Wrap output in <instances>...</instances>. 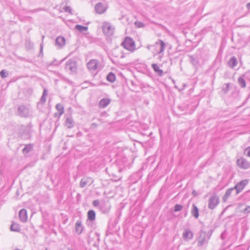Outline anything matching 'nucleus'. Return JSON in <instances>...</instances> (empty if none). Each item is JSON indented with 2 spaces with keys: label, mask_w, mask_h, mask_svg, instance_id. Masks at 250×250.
<instances>
[{
  "label": "nucleus",
  "mask_w": 250,
  "mask_h": 250,
  "mask_svg": "<svg viewBox=\"0 0 250 250\" xmlns=\"http://www.w3.org/2000/svg\"><path fill=\"white\" fill-rule=\"evenodd\" d=\"M65 43V39L62 37H58L55 40V44L59 46L60 48H62L64 46Z\"/></svg>",
  "instance_id": "obj_17"
},
{
  "label": "nucleus",
  "mask_w": 250,
  "mask_h": 250,
  "mask_svg": "<svg viewBox=\"0 0 250 250\" xmlns=\"http://www.w3.org/2000/svg\"><path fill=\"white\" fill-rule=\"evenodd\" d=\"M165 48V43L160 39L154 44L148 45L147 46L148 50L151 51L154 55L162 53L164 51Z\"/></svg>",
  "instance_id": "obj_2"
},
{
  "label": "nucleus",
  "mask_w": 250,
  "mask_h": 250,
  "mask_svg": "<svg viewBox=\"0 0 250 250\" xmlns=\"http://www.w3.org/2000/svg\"><path fill=\"white\" fill-rule=\"evenodd\" d=\"M244 153L248 157H250V146L246 148L245 150Z\"/></svg>",
  "instance_id": "obj_34"
},
{
  "label": "nucleus",
  "mask_w": 250,
  "mask_h": 250,
  "mask_svg": "<svg viewBox=\"0 0 250 250\" xmlns=\"http://www.w3.org/2000/svg\"><path fill=\"white\" fill-rule=\"evenodd\" d=\"M183 234H185V235H187V234H192V232L190 231V230L189 229H185V232L183 233Z\"/></svg>",
  "instance_id": "obj_38"
},
{
  "label": "nucleus",
  "mask_w": 250,
  "mask_h": 250,
  "mask_svg": "<svg viewBox=\"0 0 250 250\" xmlns=\"http://www.w3.org/2000/svg\"><path fill=\"white\" fill-rule=\"evenodd\" d=\"M225 85H226V91H228L229 88V83H226Z\"/></svg>",
  "instance_id": "obj_41"
},
{
  "label": "nucleus",
  "mask_w": 250,
  "mask_h": 250,
  "mask_svg": "<svg viewBox=\"0 0 250 250\" xmlns=\"http://www.w3.org/2000/svg\"><path fill=\"white\" fill-rule=\"evenodd\" d=\"M183 206L179 204H176L174 207V210L175 212L179 211L183 209Z\"/></svg>",
  "instance_id": "obj_31"
},
{
  "label": "nucleus",
  "mask_w": 250,
  "mask_h": 250,
  "mask_svg": "<svg viewBox=\"0 0 250 250\" xmlns=\"http://www.w3.org/2000/svg\"><path fill=\"white\" fill-rule=\"evenodd\" d=\"M74 121L71 116L66 117L64 125L67 128H72L74 126Z\"/></svg>",
  "instance_id": "obj_13"
},
{
  "label": "nucleus",
  "mask_w": 250,
  "mask_h": 250,
  "mask_svg": "<svg viewBox=\"0 0 250 250\" xmlns=\"http://www.w3.org/2000/svg\"><path fill=\"white\" fill-rule=\"evenodd\" d=\"M210 235H199L197 239L198 246H202L207 243Z\"/></svg>",
  "instance_id": "obj_12"
},
{
  "label": "nucleus",
  "mask_w": 250,
  "mask_h": 250,
  "mask_svg": "<svg viewBox=\"0 0 250 250\" xmlns=\"http://www.w3.org/2000/svg\"><path fill=\"white\" fill-rule=\"evenodd\" d=\"M98 236H99V235H97V240H99V238H98Z\"/></svg>",
  "instance_id": "obj_49"
},
{
  "label": "nucleus",
  "mask_w": 250,
  "mask_h": 250,
  "mask_svg": "<svg viewBox=\"0 0 250 250\" xmlns=\"http://www.w3.org/2000/svg\"><path fill=\"white\" fill-rule=\"evenodd\" d=\"M56 109L59 112V116H61L64 113V107L61 104H57L56 105Z\"/></svg>",
  "instance_id": "obj_26"
},
{
  "label": "nucleus",
  "mask_w": 250,
  "mask_h": 250,
  "mask_svg": "<svg viewBox=\"0 0 250 250\" xmlns=\"http://www.w3.org/2000/svg\"><path fill=\"white\" fill-rule=\"evenodd\" d=\"M64 68L70 74H76L78 69L77 62L74 60H68L65 63Z\"/></svg>",
  "instance_id": "obj_4"
},
{
  "label": "nucleus",
  "mask_w": 250,
  "mask_h": 250,
  "mask_svg": "<svg viewBox=\"0 0 250 250\" xmlns=\"http://www.w3.org/2000/svg\"><path fill=\"white\" fill-rule=\"evenodd\" d=\"M20 220L22 222H25L27 220V210L25 209H21L19 213Z\"/></svg>",
  "instance_id": "obj_14"
},
{
  "label": "nucleus",
  "mask_w": 250,
  "mask_h": 250,
  "mask_svg": "<svg viewBox=\"0 0 250 250\" xmlns=\"http://www.w3.org/2000/svg\"><path fill=\"white\" fill-rule=\"evenodd\" d=\"M192 194L193 196H196L197 195L196 192L195 190H193L192 192Z\"/></svg>",
  "instance_id": "obj_42"
},
{
  "label": "nucleus",
  "mask_w": 250,
  "mask_h": 250,
  "mask_svg": "<svg viewBox=\"0 0 250 250\" xmlns=\"http://www.w3.org/2000/svg\"><path fill=\"white\" fill-rule=\"evenodd\" d=\"M45 250H48L47 248H46Z\"/></svg>",
  "instance_id": "obj_54"
},
{
  "label": "nucleus",
  "mask_w": 250,
  "mask_h": 250,
  "mask_svg": "<svg viewBox=\"0 0 250 250\" xmlns=\"http://www.w3.org/2000/svg\"><path fill=\"white\" fill-rule=\"evenodd\" d=\"M193 237V235H183V239L185 240H188V239H191Z\"/></svg>",
  "instance_id": "obj_37"
},
{
  "label": "nucleus",
  "mask_w": 250,
  "mask_h": 250,
  "mask_svg": "<svg viewBox=\"0 0 250 250\" xmlns=\"http://www.w3.org/2000/svg\"><path fill=\"white\" fill-rule=\"evenodd\" d=\"M0 75L2 78H6L8 76L7 72L5 70H2L0 72Z\"/></svg>",
  "instance_id": "obj_32"
},
{
  "label": "nucleus",
  "mask_w": 250,
  "mask_h": 250,
  "mask_svg": "<svg viewBox=\"0 0 250 250\" xmlns=\"http://www.w3.org/2000/svg\"><path fill=\"white\" fill-rule=\"evenodd\" d=\"M75 28L82 32L83 31H86L87 30V27H86V26H82V25H79V24H77L75 26Z\"/></svg>",
  "instance_id": "obj_27"
},
{
  "label": "nucleus",
  "mask_w": 250,
  "mask_h": 250,
  "mask_svg": "<svg viewBox=\"0 0 250 250\" xmlns=\"http://www.w3.org/2000/svg\"><path fill=\"white\" fill-rule=\"evenodd\" d=\"M58 116V113H55L54 115V117H57Z\"/></svg>",
  "instance_id": "obj_47"
},
{
  "label": "nucleus",
  "mask_w": 250,
  "mask_h": 250,
  "mask_svg": "<svg viewBox=\"0 0 250 250\" xmlns=\"http://www.w3.org/2000/svg\"><path fill=\"white\" fill-rule=\"evenodd\" d=\"M187 212H188V211L187 210V211H186V213H185V216L187 215Z\"/></svg>",
  "instance_id": "obj_48"
},
{
  "label": "nucleus",
  "mask_w": 250,
  "mask_h": 250,
  "mask_svg": "<svg viewBox=\"0 0 250 250\" xmlns=\"http://www.w3.org/2000/svg\"><path fill=\"white\" fill-rule=\"evenodd\" d=\"M47 94V91L46 89H44L41 98V102L44 104L46 102V97Z\"/></svg>",
  "instance_id": "obj_28"
},
{
  "label": "nucleus",
  "mask_w": 250,
  "mask_h": 250,
  "mask_svg": "<svg viewBox=\"0 0 250 250\" xmlns=\"http://www.w3.org/2000/svg\"><path fill=\"white\" fill-rule=\"evenodd\" d=\"M68 250H73L71 249H70V248H68Z\"/></svg>",
  "instance_id": "obj_50"
},
{
  "label": "nucleus",
  "mask_w": 250,
  "mask_h": 250,
  "mask_svg": "<svg viewBox=\"0 0 250 250\" xmlns=\"http://www.w3.org/2000/svg\"><path fill=\"white\" fill-rule=\"evenodd\" d=\"M84 229V227L82 224L81 220H78L76 221L75 224V229L77 233L81 234L83 232Z\"/></svg>",
  "instance_id": "obj_16"
},
{
  "label": "nucleus",
  "mask_w": 250,
  "mask_h": 250,
  "mask_svg": "<svg viewBox=\"0 0 250 250\" xmlns=\"http://www.w3.org/2000/svg\"><path fill=\"white\" fill-rule=\"evenodd\" d=\"M234 190L233 188H229L228 189L226 192V193L224 195L223 197V201L224 202H226L228 200V198L230 196L231 194L232 191Z\"/></svg>",
  "instance_id": "obj_23"
},
{
  "label": "nucleus",
  "mask_w": 250,
  "mask_h": 250,
  "mask_svg": "<svg viewBox=\"0 0 250 250\" xmlns=\"http://www.w3.org/2000/svg\"><path fill=\"white\" fill-rule=\"evenodd\" d=\"M55 62H56V60H55L53 62H52V64H55V65H58V64L56 63H55Z\"/></svg>",
  "instance_id": "obj_45"
},
{
  "label": "nucleus",
  "mask_w": 250,
  "mask_h": 250,
  "mask_svg": "<svg viewBox=\"0 0 250 250\" xmlns=\"http://www.w3.org/2000/svg\"><path fill=\"white\" fill-rule=\"evenodd\" d=\"M229 65L233 68L237 64V60L235 57H232L228 62Z\"/></svg>",
  "instance_id": "obj_22"
},
{
  "label": "nucleus",
  "mask_w": 250,
  "mask_h": 250,
  "mask_svg": "<svg viewBox=\"0 0 250 250\" xmlns=\"http://www.w3.org/2000/svg\"><path fill=\"white\" fill-rule=\"evenodd\" d=\"M247 8L250 9V2L247 4Z\"/></svg>",
  "instance_id": "obj_43"
},
{
  "label": "nucleus",
  "mask_w": 250,
  "mask_h": 250,
  "mask_svg": "<svg viewBox=\"0 0 250 250\" xmlns=\"http://www.w3.org/2000/svg\"><path fill=\"white\" fill-rule=\"evenodd\" d=\"M189 58L190 62L196 69L202 65L206 60L204 53L200 50L194 55H189Z\"/></svg>",
  "instance_id": "obj_1"
},
{
  "label": "nucleus",
  "mask_w": 250,
  "mask_h": 250,
  "mask_svg": "<svg viewBox=\"0 0 250 250\" xmlns=\"http://www.w3.org/2000/svg\"><path fill=\"white\" fill-rule=\"evenodd\" d=\"M237 165L241 168L246 169L250 167V163L243 158L237 160Z\"/></svg>",
  "instance_id": "obj_10"
},
{
  "label": "nucleus",
  "mask_w": 250,
  "mask_h": 250,
  "mask_svg": "<svg viewBox=\"0 0 250 250\" xmlns=\"http://www.w3.org/2000/svg\"><path fill=\"white\" fill-rule=\"evenodd\" d=\"M107 7L102 2H98L95 5V10L99 14H103L106 10Z\"/></svg>",
  "instance_id": "obj_11"
},
{
  "label": "nucleus",
  "mask_w": 250,
  "mask_h": 250,
  "mask_svg": "<svg viewBox=\"0 0 250 250\" xmlns=\"http://www.w3.org/2000/svg\"><path fill=\"white\" fill-rule=\"evenodd\" d=\"M238 82L241 87L244 88L246 87V82L244 78L242 77L239 78Z\"/></svg>",
  "instance_id": "obj_30"
},
{
  "label": "nucleus",
  "mask_w": 250,
  "mask_h": 250,
  "mask_svg": "<svg viewBox=\"0 0 250 250\" xmlns=\"http://www.w3.org/2000/svg\"><path fill=\"white\" fill-rule=\"evenodd\" d=\"M244 212L250 213V206H248L244 209Z\"/></svg>",
  "instance_id": "obj_39"
},
{
  "label": "nucleus",
  "mask_w": 250,
  "mask_h": 250,
  "mask_svg": "<svg viewBox=\"0 0 250 250\" xmlns=\"http://www.w3.org/2000/svg\"><path fill=\"white\" fill-rule=\"evenodd\" d=\"M96 217L95 212L93 210H89L87 212V219L90 221L95 220Z\"/></svg>",
  "instance_id": "obj_21"
},
{
  "label": "nucleus",
  "mask_w": 250,
  "mask_h": 250,
  "mask_svg": "<svg viewBox=\"0 0 250 250\" xmlns=\"http://www.w3.org/2000/svg\"><path fill=\"white\" fill-rule=\"evenodd\" d=\"M95 234H96V235H97V234H98L97 232H96V233H95Z\"/></svg>",
  "instance_id": "obj_53"
},
{
  "label": "nucleus",
  "mask_w": 250,
  "mask_h": 250,
  "mask_svg": "<svg viewBox=\"0 0 250 250\" xmlns=\"http://www.w3.org/2000/svg\"><path fill=\"white\" fill-rule=\"evenodd\" d=\"M92 205L94 207H98L100 205V202L98 200H95L93 201Z\"/></svg>",
  "instance_id": "obj_36"
},
{
  "label": "nucleus",
  "mask_w": 250,
  "mask_h": 250,
  "mask_svg": "<svg viewBox=\"0 0 250 250\" xmlns=\"http://www.w3.org/2000/svg\"><path fill=\"white\" fill-rule=\"evenodd\" d=\"M87 66L88 69L91 71L98 70L100 67L99 61L96 59L90 60L87 63Z\"/></svg>",
  "instance_id": "obj_7"
},
{
  "label": "nucleus",
  "mask_w": 250,
  "mask_h": 250,
  "mask_svg": "<svg viewBox=\"0 0 250 250\" xmlns=\"http://www.w3.org/2000/svg\"><path fill=\"white\" fill-rule=\"evenodd\" d=\"M220 237H221V239H222V240H223V239H225V235H220Z\"/></svg>",
  "instance_id": "obj_44"
},
{
  "label": "nucleus",
  "mask_w": 250,
  "mask_h": 250,
  "mask_svg": "<svg viewBox=\"0 0 250 250\" xmlns=\"http://www.w3.org/2000/svg\"><path fill=\"white\" fill-rule=\"evenodd\" d=\"M210 234H211L212 233V230L210 231Z\"/></svg>",
  "instance_id": "obj_52"
},
{
  "label": "nucleus",
  "mask_w": 250,
  "mask_h": 250,
  "mask_svg": "<svg viewBox=\"0 0 250 250\" xmlns=\"http://www.w3.org/2000/svg\"><path fill=\"white\" fill-rule=\"evenodd\" d=\"M103 31L104 34L107 36H111L113 35L114 28L109 22H105L103 25Z\"/></svg>",
  "instance_id": "obj_6"
},
{
  "label": "nucleus",
  "mask_w": 250,
  "mask_h": 250,
  "mask_svg": "<svg viewBox=\"0 0 250 250\" xmlns=\"http://www.w3.org/2000/svg\"><path fill=\"white\" fill-rule=\"evenodd\" d=\"M97 126V125L96 123H92L91 125V127L92 128H94L96 127Z\"/></svg>",
  "instance_id": "obj_40"
},
{
  "label": "nucleus",
  "mask_w": 250,
  "mask_h": 250,
  "mask_svg": "<svg viewBox=\"0 0 250 250\" xmlns=\"http://www.w3.org/2000/svg\"><path fill=\"white\" fill-rule=\"evenodd\" d=\"M10 229L11 231L19 232H20L21 229L19 224L17 223H13L11 225Z\"/></svg>",
  "instance_id": "obj_24"
},
{
  "label": "nucleus",
  "mask_w": 250,
  "mask_h": 250,
  "mask_svg": "<svg viewBox=\"0 0 250 250\" xmlns=\"http://www.w3.org/2000/svg\"><path fill=\"white\" fill-rule=\"evenodd\" d=\"M88 183V180L86 178H83L80 183V187L82 188L85 187Z\"/></svg>",
  "instance_id": "obj_29"
},
{
  "label": "nucleus",
  "mask_w": 250,
  "mask_h": 250,
  "mask_svg": "<svg viewBox=\"0 0 250 250\" xmlns=\"http://www.w3.org/2000/svg\"><path fill=\"white\" fill-rule=\"evenodd\" d=\"M135 24L138 27H142L144 26V24L141 22V21H136L135 23Z\"/></svg>",
  "instance_id": "obj_35"
},
{
  "label": "nucleus",
  "mask_w": 250,
  "mask_h": 250,
  "mask_svg": "<svg viewBox=\"0 0 250 250\" xmlns=\"http://www.w3.org/2000/svg\"><path fill=\"white\" fill-rule=\"evenodd\" d=\"M63 9L65 12H68L70 14H72L71 8L70 6H66L63 7Z\"/></svg>",
  "instance_id": "obj_33"
},
{
  "label": "nucleus",
  "mask_w": 250,
  "mask_h": 250,
  "mask_svg": "<svg viewBox=\"0 0 250 250\" xmlns=\"http://www.w3.org/2000/svg\"><path fill=\"white\" fill-rule=\"evenodd\" d=\"M33 145L31 144L26 145L22 149L23 154H27L33 150Z\"/></svg>",
  "instance_id": "obj_20"
},
{
  "label": "nucleus",
  "mask_w": 250,
  "mask_h": 250,
  "mask_svg": "<svg viewBox=\"0 0 250 250\" xmlns=\"http://www.w3.org/2000/svg\"><path fill=\"white\" fill-rule=\"evenodd\" d=\"M219 198L216 195H213L210 197L208 200V208L210 209H213L219 203Z\"/></svg>",
  "instance_id": "obj_5"
},
{
  "label": "nucleus",
  "mask_w": 250,
  "mask_h": 250,
  "mask_svg": "<svg viewBox=\"0 0 250 250\" xmlns=\"http://www.w3.org/2000/svg\"><path fill=\"white\" fill-rule=\"evenodd\" d=\"M42 45H41V50H42Z\"/></svg>",
  "instance_id": "obj_51"
},
{
  "label": "nucleus",
  "mask_w": 250,
  "mask_h": 250,
  "mask_svg": "<svg viewBox=\"0 0 250 250\" xmlns=\"http://www.w3.org/2000/svg\"><path fill=\"white\" fill-rule=\"evenodd\" d=\"M18 113L21 117H27L31 115L29 108L24 105H21L18 109Z\"/></svg>",
  "instance_id": "obj_8"
},
{
  "label": "nucleus",
  "mask_w": 250,
  "mask_h": 250,
  "mask_svg": "<svg viewBox=\"0 0 250 250\" xmlns=\"http://www.w3.org/2000/svg\"><path fill=\"white\" fill-rule=\"evenodd\" d=\"M111 102V100L109 98H103L100 101L99 107L101 108H105Z\"/></svg>",
  "instance_id": "obj_15"
},
{
  "label": "nucleus",
  "mask_w": 250,
  "mask_h": 250,
  "mask_svg": "<svg viewBox=\"0 0 250 250\" xmlns=\"http://www.w3.org/2000/svg\"><path fill=\"white\" fill-rule=\"evenodd\" d=\"M106 80L110 83H113L116 80L115 75L113 72H110L106 77Z\"/></svg>",
  "instance_id": "obj_25"
},
{
  "label": "nucleus",
  "mask_w": 250,
  "mask_h": 250,
  "mask_svg": "<svg viewBox=\"0 0 250 250\" xmlns=\"http://www.w3.org/2000/svg\"><path fill=\"white\" fill-rule=\"evenodd\" d=\"M151 67L153 68V70L159 76H162L164 73L163 70L160 69L158 65L156 63H153L151 65Z\"/></svg>",
  "instance_id": "obj_18"
},
{
  "label": "nucleus",
  "mask_w": 250,
  "mask_h": 250,
  "mask_svg": "<svg viewBox=\"0 0 250 250\" xmlns=\"http://www.w3.org/2000/svg\"><path fill=\"white\" fill-rule=\"evenodd\" d=\"M121 45L125 49L133 52L136 50V45L134 41L129 37H126Z\"/></svg>",
  "instance_id": "obj_3"
},
{
  "label": "nucleus",
  "mask_w": 250,
  "mask_h": 250,
  "mask_svg": "<svg viewBox=\"0 0 250 250\" xmlns=\"http://www.w3.org/2000/svg\"><path fill=\"white\" fill-rule=\"evenodd\" d=\"M192 215L196 219L199 217V209L194 204L192 205V207L191 210Z\"/></svg>",
  "instance_id": "obj_19"
},
{
  "label": "nucleus",
  "mask_w": 250,
  "mask_h": 250,
  "mask_svg": "<svg viewBox=\"0 0 250 250\" xmlns=\"http://www.w3.org/2000/svg\"><path fill=\"white\" fill-rule=\"evenodd\" d=\"M38 10L37 9H34V10H31L30 11L31 12H36Z\"/></svg>",
  "instance_id": "obj_46"
},
{
  "label": "nucleus",
  "mask_w": 250,
  "mask_h": 250,
  "mask_svg": "<svg viewBox=\"0 0 250 250\" xmlns=\"http://www.w3.org/2000/svg\"><path fill=\"white\" fill-rule=\"evenodd\" d=\"M249 181L247 179L243 180L236 184L233 187L234 189L236 190V194L241 192L245 188L246 185L248 184Z\"/></svg>",
  "instance_id": "obj_9"
}]
</instances>
